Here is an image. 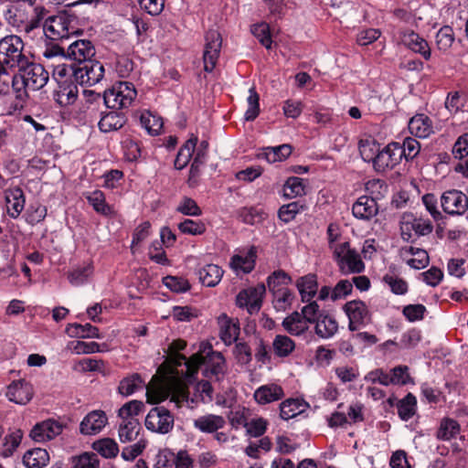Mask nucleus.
<instances>
[{
	"label": "nucleus",
	"mask_w": 468,
	"mask_h": 468,
	"mask_svg": "<svg viewBox=\"0 0 468 468\" xmlns=\"http://www.w3.org/2000/svg\"><path fill=\"white\" fill-rule=\"evenodd\" d=\"M353 215L360 219H369L378 213V205L373 197H360L352 207Z\"/></svg>",
	"instance_id": "obj_29"
},
{
	"label": "nucleus",
	"mask_w": 468,
	"mask_h": 468,
	"mask_svg": "<svg viewBox=\"0 0 468 468\" xmlns=\"http://www.w3.org/2000/svg\"><path fill=\"white\" fill-rule=\"evenodd\" d=\"M454 41L453 30L451 27H442L436 34V45L440 50H448Z\"/></svg>",
	"instance_id": "obj_57"
},
{
	"label": "nucleus",
	"mask_w": 468,
	"mask_h": 468,
	"mask_svg": "<svg viewBox=\"0 0 468 468\" xmlns=\"http://www.w3.org/2000/svg\"><path fill=\"white\" fill-rule=\"evenodd\" d=\"M136 95L137 92L133 83L120 81L104 91L103 101L106 107L122 110L130 107Z\"/></svg>",
	"instance_id": "obj_5"
},
{
	"label": "nucleus",
	"mask_w": 468,
	"mask_h": 468,
	"mask_svg": "<svg viewBox=\"0 0 468 468\" xmlns=\"http://www.w3.org/2000/svg\"><path fill=\"white\" fill-rule=\"evenodd\" d=\"M7 19L10 25L26 33V26L29 20V16L26 9L22 8L21 6L16 7L14 12L9 11V16Z\"/></svg>",
	"instance_id": "obj_59"
},
{
	"label": "nucleus",
	"mask_w": 468,
	"mask_h": 468,
	"mask_svg": "<svg viewBox=\"0 0 468 468\" xmlns=\"http://www.w3.org/2000/svg\"><path fill=\"white\" fill-rule=\"evenodd\" d=\"M67 58L79 62L80 65L91 61L95 55L93 44L87 39H80L71 43L67 50Z\"/></svg>",
	"instance_id": "obj_16"
},
{
	"label": "nucleus",
	"mask_w": 468,
	"mask_h": 468,
	"mask_svg": "<svg viewBox=\"0 0 468 468\" xmlns=\"http://www.w3.org/2000/svg\"><path fill=\"white\" fill-rule=\"evenodd\" d=\"M410 133L419 138H427L433 133L431 120L425 114H416L409 122Z\"/></svg>",
	"instance_id": "obj_28"
},
{
	"label": "nucleus",
	"mask_w": 468,
	"mask_h": 468,
	"mask_svg": "<svg viewBox=\"0 0 468 468\" xmlns=\"http://www.w3.org/2000/svg\"><path fill=\"white\" fill-rule=\"evenodd\" d=\"M223 270L216 264H207L198 271L199 280L207 287L216 286L222 279Z\"/></svg>",
	"instance_id": "obj_33"
},
{
	"label": "nucleus",
	"mask_w": 468,
	"mask_h": 468,
	"mask_svg": "<svg viewBox=\"0 0 468 468\" xmlns=\"http://www.w3.org/2000/svg\"><path fill=\"white\" fill-rule=\"evenodd\" d=\"M283 328L292 335H300L305 333L309 324L299 312H293L282 321Z\"/></svg>",
	"instance_id": "obj_34"
},
{
	"label": "nucleus",
	"mask_w": 468,
	"mask_h": 468,
	"mask_svg": "<svg viewBox=\"0 0 468 468\" xmlns=\"http://www.w3.org/2000/svg\"><path fill=\"white\" fill-rule=\"evenodd\" d=\"M178 229L187 235H202L206 231V225L200 220L185 219L178 224Z\"/></svg>",
	"instance_id": "obj_62"
},
{
	"label": "nucleus",
	"mask_w": 468,
	"mask_h": 468,
	"mask_svg": "<svg viewBox=\"0 0 468 468\" xmlns=\"http://www.w3.org/2000/svg\"><path fill=\"white\" fill-rule=\"evenodd\" d=\"M63 431V425L54 420H47L37 423L30 431V437L37 442L53 440Z\"/></svg>",
	"instance_id": "obj_15"
},
{
	"label": "nucleus",
	"mask_w": 468,
	"mask_h": 468,
	"mask_svg": "<svg viewBox=\"0 0 468 468\" xmlns=\"http://www.w3.org/2000/svg\"><path fill=\"white\" fill-rule=\"evenodd\" d=\"M8 399L14 403L26 405L34 396V388L30 382L25 379H18L11 382L5 392Z\"/></svg>",
	"instance_id": "obj_13"
},
{
	"label": "nucleus",
	"mask_w": 468,
	"mask_h": 468,
	"mask_svg": "<svg viewBox=\"0 0 468 468\" xmlns=\"http://www.w3.org/2000/svg\"><path fill=\"white\" fill-rule=\"evenodd\" d=\"M292 282L291 276L282 270L273 271L267 279V285L270 292L276 289H285Z\"/></svg>",
	"instance_id": "obj_53"
},
{
	"label": "nucleus",
	"mask_w": 468,
	"mask_h": 468,
	"mask_svg": "<svg viewBox=\"0 0 468 468\" xmlns=\"http://www.w3.org/2000/svg\"><path fill=\"white\" fill-rule=\"evenodd\" d=\"M260 97L252 87L249 90V96L247 98L248 109L245 112L244 118L246 121L255 120L260 113Z\"/></svg>",
	"instance_id": "obj_56"
},
{
	"label": "nucleus",
	"mask_w": 468,
	"mask_h": 468,
	"mask_svg": "<svg viewBox=\"0 0 468 468\" xmlns=\"http://www.w3.org/2000/svg\"><path fill=\"white\" fill-rule=\"evenodd\" d=\"M271 293L273 307L279 312L290 309L295 300V294L289 288L276 289Z\"/></svg>",
	"instance_id": "obj_39"
},
{
	"label": "nucleus",
	"mask_w": 468,
	"mask_h": 468,
	"mask_svg": "<svg viewBox=\"0 0 468 468\" xmlns=\"http://www.w3.org/2000/svg\"><path fill=\"white\" fill-rule=\"evenodd\" d=\"M219 325V335L221 340L229 346L236 342L239 335V324L238 321L229 318L227 314H222L218 318Z\"/></svg>",
	"instance_id": "obj_26"
},
{
	"label": "nucleus",
	"mask_w": 468,
	"mask_h": 468,
	"mask_svg": "<svg viewBox=\"0 0 468 468\" xmlns=\"http://www.w3.org/2000/svg\"><path fill=\"white\" fill-rule=\"evenodd\" d=\"M284 395L282 386L269 383L259 387L254 391L253 398L259 405H266L282 399Z\"/></svg>",
	"instance_id": "obj_23"
},
{
	"label": "nucleus",
	"mask_w": 468,
	"mask_h": 468,
	"mask_svg": "<svg viewBox=\"0 0 468 468\" xmlns=\"http://www.w3.org/2000/svg\"><path fill=\"white\" fill-rule=\"evenodd\" d=\"M6 211L12 218H17L24 210L26 197L20 187H10L5 191Z\"/></svg>",
	"instance_id": "obj_21"
},
{
	"label": "nucleus",
	"mask_w": 468,
	"mask_h": 468,
	"mask_svg": "<svg viewBox=\"0 0 468 468\" xmlns=\"http://www.w3.org/2000/svg\"><path fill=\"white\" fill-rule=\"evenodd\" d=\"M295 286L301 296L303 303H308L314 299L318 292L317 276L314 273H308L298 278Z\"/></svg>",
	"instance_id": "obj_25"
},
{
	"label": "nucleus",
	"mask_w": 468,
	"mask_h": 468,
	"mask_svg": "<svg viewBox=\"0 0 468 468\" xmlns=\"http://www.w3.org/2000/svg\"><path fill=\"white\" fill-rule=\"evenodd\" d=\"M66 332L69 335L80 338H101L99 329L90 324H70L67 326Z\"/></svg>",
	"instance_id": "obj_42"
},
{
	"label": "nucleus",
	"mask_w": 468,
	"mask_h": 468,
	"mask_svg": "<svg viewBox=\"0 0 468 468\" xmlns=\"http://www.w3.org/2000/svg\"><path fill=\"white\" fill-rule=\"evenodd\" d=\"M48 461V452L41 448L29 450L23 457V463L27 468H43Z\"/></svg>",
	"instance_id": "obj_38"
},
{
	"label": "nucleus",
	"mask_w": 468,
	"mask_h": 468,
	"mask_svg": "<svg viewBox=\"0 0 468 468\" xmlns=\"http://www.w3.org/2000/svg\"><path fill=\"white\" fill-rule=\"evenodd\" d=\"M24 42L16 35L0 39V91L7 92L11 81L10 70L17 69L28 58L24 54Z\"/></svg>",
	"instance_id": "obj_3"
},
{
	"label": "nucleus",
	"mask_w": 468,
	"mask_h": 468,
	"mask_svg": "<svg viewBox=\"0 0 468 468\" xmlns=\"http://www.w3.org/2000/svg\"><path fill=\"white\" fill-rule=\"evenodd\" d=\"M256 253V249L251 247L247 251H242L232 256L230 261V267L237 274H239V272H250L255 266V261L257 257Z\"/></svg>",
	"instance_id": "obj_27"
},
{
	"label": "nucleus",
	"mask_w": 468,
	"mask_h": 468,
	"mask_svg": "<svg viewBox=\"0 0 468 468\" xmlns=\"http://www.w3.org/2000/svg\"><path fill=\"white\" fill-rule=\"evenodd\" d=\"M399 255L406 263L416 270L425 268L430 261L428 252L425 250L413 246H405L399 250Z\"/></svg>",
	"instance_id": "obj_22"
},
{
	"label": "nucleus",
	"mask_w": 468,
	"mask_h": 468,
	"mask_svg": "<svg viewBox=\"0 0 468 468\" xmlns=\"http://www.w3.org/2000/svg\"><path fill=\"white\" fill-rule=\"evenodd\" d=\"M73 19L67 14H58L46 19L43 31L47 37L58 40L68 38L69 35L76 32L72 25Z\"/></svg>",
	"instance_id": "obj_7"
},
{
	"label": "nucleus",
	"mask_w": 468,
	"mask_h": 468,
	"mask_svg": "<svg viewBox=\"0 0 468 468\" xmlns=\"http://www.w3.org/2000/svg\"><path fill=\"white\" fill-rule=\"evenodd\" d=\"M183 340L174 341L170 346L172 353L169 358L162 364L151 381L145 386L147 400L150 403H158L170 397L172 402L180 405L182 401H188L186 392L185 372L179 371L177 367L186 366V356L177 353L186 347Z\"/></svg>",
	"instance_id": "obj_1"
},
{
	"label": "nucleus",
	"mask_w": 468,
	"mask_h": 468,
	"mask_svg": "<svg viewBox=\"0 0 468 468\" xmlns=\"http://www.w3.org/2000/svg\"><path fill=\"white\" fill-rule=\"evenodd\" d=\"M307 404L299 399H288L280 405V416L283 420H290L303 412Z\"/></svg>",
	"instance_id": "obj_35"
},
{
	"label": "nucleus",
	"mask_w": 468,
	"mask_h": 468,
	"mask_svg": "<svg viewBox=\"0 0 468 468\" xmlns=\"http://www.w3.org/2000/svg\"><path fill=\"white\" fill-rule=\"evenodd\" d=\"M108 423V418L102 410L89 412L80 423V432L85 436L100 433Z\"/></svg>",
	"instance_id": "obj_17"
},
{
	"label": "nucleus",
	"mask_w": 468,
	"mask_h": 468,
	"mask_svg": "<svg viewBox=\"0 0 468 468\" xmlns=\"http://www.w3.org/2000/svg\"><path fill=\"white\" fill-rule=\"evenodd\" d=\"M74 468H99L100 461L95 453L85 452L73 459Z\"/></svg>",
	"instance_id": "obj_64"
},
{
	"label": "nucleus",
	"mask_w": 468,
	"mask_h": 468,
	"mask_svg": "<svg viewBox=\"0 0 468 468\" xmlns=\"http://www.w3.org/2000/svg\"><path fill=\"white\" fill-rule=\"evenodd\" d=\"M383 282L388 286L390 291L397 295H404L409 290L408 282L394 274H386Z\"/></svg>",
	"instance_id": "obj_55"
},
{
	"label": "nucleus",
	"mask_w": 468,
	"mask_h": 468,
	"mask_svg": "<svg viewBox=\"0 0 468 468\" xmlns=\"http://www.w3.org/2000/svg\"><path fill=\"white\" fill-rule=\"evenodd\" d=\"M85 97L86 101L80 107L77 118L85 122H93L101 114L99 111L101 95L90 90L85 93Z\"/></svg>",
	"instance_id": "obj_20"
},
{
	"label": "nucleus",
	"mask_w": 468,
	"mask_h": 468,
	"mask_svg": "<svg viewBox=\"0 0 468 468\" xmlns=\"http://www.w3.org/2000/svg\"><path fill=\"white\" fill-rule=\"evenodd\" d=\"M124 123V115L110 112L101 116L98 126L102 133H110L121 129Z\"/></svg>",
	"instance_id": "obj_37"
},
{
	"label": "nucleus",
	"mask_w": 468,
	"mask_h": 468,
	"mask_svg": "<svg viewBox=\"0 0 468 468\" xmlns=\"http://www.w3.org/2000/svg\"><path fill=\"white\" fill-rule=\"evenodd\" d=\"M222 46V37L218 30L209 29L205 35L203 52L204 69L211 72L218 60Z\"/></svg>",
	"instance_id": "obj_9"
},
{
	"label": "nucleus",
	"mask_w": 468,
	"mask_h": 468,
	"mask_svg": "<svg viewBox=\"0 0 468 468\" xmlns=\"http://www.w3.org/2000/svg\"><path fill=\"white\" fill-rule=\"evenodd\" d=\"M140 123L149 134L157 135L163 128V121L151 112L144 111L140 115Z\"/></svg>",
	"instance_id": "obj_46"
},
{
	"label": "nucleus",
	"mask_w": 468,
	"mask_h": 468,
	"mask_svg": "<svg viewBox=\"0 0 468 468\" xmlns=\"http://www.w3.org/2000/svg\"><path fill=\"white\" fill-rule=\"evenodd\" d=\"M86 198L97 213L109 218L116 216L114 208L106 202L105 196L101 190L88 193Z\"/></svg>",
	"instance_id": "obj_30"
},
{
	"label": "nucleus",
	"mask_w": 468,
	"mask_h": 468,
	"mask_svg": "<svg viewBox=\"0 0 468 468\" xmlns=\"http://www.w3.org/2000/svg\"><path fill=\"white\" fill-rule=\"evenodd\" d=\"M295 349V342L285 335H277L272 341V351L278 357H287Z\"/></svg>",
	"instance_id": "obj_40"
},
{
	"label": "nucleus",
	"mask_w": 468,
	"mask_h": 468,
	"mask_svg": "<svg viewBox=\"0 0 468 468\" xmlns=\"http://www.w3.org/2000/svg\"><path fill=\"white\" fill-rule=\"evenodd\" d=\"M32 7V15L29 16V20L26 26V33L29 34L33 30L38 28L42 20L44 19L47 10L43 5L35 4Z\"/></svg>",
	"instance_id": "obj_58"
},
{
	"label": "nucleus",
	"mask_w": 468,
	"mask_h": 468,
	"mask_svg": "<svg viewBox=\"0 0 468 468\" xmlns=\"http://www.w3.org/2000/svg\"><path fill=\"white\" fill-rule=\"evenodd\" d=\"M441 202L444 212L451 215H462L468 208L466 195L455 189L444 192Z\"/></svg>",
	"instance_id": "obj_12"
},
{
	"label": "nucleus",
	"mask_w": 468,
	"mask_h": 468,
	"mask_svg": "<svg viewBox=\"0 0 468 468\" xmlns=\"http://www.w3.org/2000/svg\"><path fill=\"white\" fill-rule=\"evenodd\" d=\"M144 403L140 400H131L119 410V417L122 420H137L135 417L143 411Z\"/></svg>",
	"instance_id": "obj_54"
},
{
	"label": "nucleus",
	"mask_w": 468,
	"mask_h": 468,
	"mask_svg": "<svg viewBox=\"0 0 468 468\" xmlns=\"http://www.w3.org/2000/svg\"><path fill=\"white\" fill-rule=\"evenodd\" d=\"M104 76V67L99 61H89L76 67L73 70L74 80L80 85L93 86Z\"/></svg>",
	"instance_id": "obj_11"
},
{
	"label": "nucleus",
	"mask_w": 468,
	"mask_h": 468,
	"mask_svg": "<svg viewBox=\"0 0 468 468\" xmlns=\"http://www.w3.org/2000/svg\"><path fill=\"white\" fill-rule=\"evenodd\" d=\"M78 93V87L72 81H65L58 85L55 100L61 106L71 105L76 101Z\"/></svg>",
	"instance_id": "obj_32"
},
{
	"label": "nucleus",
	"mask_w": 468,
	"mask_h": 468,
	"mask_svg": "<svg viewBox=\"0 0 468 468\" xmlns=\"http://www.w3.org/2000/svg\"><path fill=\"white\" fill-rule=\"evenodd\" d=\"M401 42L413 52L420 54L426 60L431 58V52L428 42L414 31L403 32Z\"/></svg>",
	"instance_id": "obj_24"
},
{
	"label": "nucleus",
	"mask_w": 468,
	"mask_h": 468,
	"mask_svg": "<svg viewBox=\"0 0 468 468\" xmlns=\"http://www.w3.org/2000/svg\"><path fill=\"white\" fill-rule=\"evenodd\" d=\"M92 449L104 458H113L119 452L118 444L111 438H103L94 441Z\"/></svg>",
	"instance_id": "obj_49"
},
{
	"label": "nucleus",
	"mask_w": 468,
	"mask_h": 468,
	"mask_svg": "<svg viewBox=\"0 0 468 468\" xmlns=\"http://www.w3.org/2000/svg\"><path fill=\"white\" fill-rule=\"evenodd\" d=\"M176 211L191 217H198L202 214L201 208L197 202L188 197H184L176 207Z\"/></svg>",
	"instance_id": "obj_61"
},
{
	"label": "nucleus",
	"mask_w": 468,
	"mask_h": 468,
	"mask_svg": "<svg viewBox=\"0 0 468 468\" xmlns=\"http://www.w3.org/2000/svg\"><path fill=\"white\" fill-rule=\"evenodd\" d=\"M333 258L335 261L339 271L344 275L361 273L365 270L360 254L350 247L349 242L343 241L341 246L335 248Z\"/></svg>",
	"instance_id": "obj_6"
},
{
	"label": "nucleus",
	"mask_w": 468,
	"mask_h": 468,
	"mask_svg": "<svg viewBox=\"0 0 468 468\" xmlns=\"http://www.w3.org/2000/svg\"><path fill=\"white\" fill-rule=\"evenodd\" d=\"M144 424L151 431L165 434L174 427V417L165 408L155 407L148 412Z\"/></svg>",
	"instance_id": "obj_10"
},
{
	"label": "nucleus",
	"mask_w": 468,
	"mask_h": 468,
	"mask_svg": "<svg viewBox=\"0 0 468 468\" xmlns=\"http://www.w3.org/2000/svg\"><path fill=\"white\" fill-rule=\"evenodd\" d=\"M359 153L364 161L374 163L380 150L379 144L372 137L361 139L358 144Z\"/></svg>",
	"instance_id": "obj_48"
},
{
	"label": "nucleus",
	"mask_w": 468,
	"mask_h": 468,
	"mask_svg": "<svg viewBox=\"0 0 468 468\" xmlns=\"http://www.w3.org/2000/svg\"><path fill=\"white\" fill-rule=\"evenodd\" d=\"M420 150V143L411 137H408L403 141L401 146H399V156H404L407 160L415 158Z\"/></svg>",
	"instance_id": "obj_60"
},
{
	"label": "nucleus",
	"mask_w": 468,
	"mask_h": 468,
	"mask_svg": "<svg viewBox=\"0 0 468 468\" xmlns=\"http://www.w3.org/2000/svg\"><path fill=\"white\" fill-rule=\"evenodd\" d=\"M199 367H203L204 375L209 379L220 380L227 372L224 356L208 344H201L198 352L186 362L185 381H192Z\"/></svg>",
	"instance_id": "obj_2"
},
{
	"label": "nucleus",
	"mask_w": 468,
	"mask_h": 468,
	"mask_svg": "<svg viewBox=\"0 0 468 468\" xmlns=\"http://www.w3.org/2000/svg\"><path fill=\"white\" fill-rule=\"evenodd\" d=\"M344 310L349 319L348 328L351 331L358 330L368 315L367 307L362 301L347 302L344 305Z\"/></svg>",
	"instance_id": "obj_19"
},
{
	"label": "nucleus",
	"mask_w": 468,
	"mask_h": 468,
	"mask_svg": "<svg viewBox=\"0 0 468 468\" xmlns=\"http://www.w3.org/2000/svg\"><path fill=\"white\" fill-rule=\"evenodd\" d=\"M164 285L175 292H185L190 289L188 281L182 277L166 276L163 279Z\"/></svg>",
	"instance_id": "obj_63"
},
{
	"label": "nucleus",
	"mask_w": 468,
	"mask_h": 468,
	"mask_svg": "<svg viewBox=\"0 0 468 468\" xmlns=\"http://www.w3.org/2000/svg\"><path fill=\"white\" fill-rule=\"evenodd\" d=\"M417 399L409 393L405 398L400 399L398 403V413L402 420H409L416 413Z\"/></svg>",
	"instance_id": "obj_51"
},
{
	"label": "nucleus",
	"mask_w": 468,
	"mask_h": 468,
	"mask_svg": "<svg viewBox=\"0 0 468 468\" xmlns=\"http://www.w3.org/2000/svg\"><path fill=\"white\" fill-rule=\"evenodd\" d=\"M141 430L137 420H122L119 427V438L122 442L135 441Z\"/></svg>",
	"instance_id": "obj_43"
},
{
	"label": "nucleus",
	"mask_w": 468,
	"mask_h": 468,
	"mask_svg": "<svg viewBox=\"0 0 468 468\" xmlns=\"http://www.w3.org/2000/svg\"><path fill=\"white\" fill-rule=\"evenodd\" d=\"M305 186L304 179L297 176H291L283 185V196L286 198L302 197L305 194Z\"/></svg>",
	"instance_id": "obj_45"
},
{
	"label": "nucleus",
	"mask_w": 468,
	"mask_h": 468,
	"mask_svg": "<svg viewBox=\"0 0 468 468\" xmlns=\"http://www.w3.org/2000/svg\"><path fill=\"white\" fill-rule=\"evenodd\" d=\"M197 138H190L188 139L185 144L179 149L177 155L175 160V167L178 170H181L185 168L193 154L197 145Z\"/></svg>",
	"instance_id": "obj_44"
},
{
	"label": "nucleus",
	"mask_w": 468,
	"mask_h": 468,
	"mask_svg": "<svg viewBox=\"0 0 468 468\" xmlns=\"http://www.w3.org/2000/svg\"><path fill=\"white\" fill-rule=\"evenodd\" d=\"M433 226L430 219L417 218L411 213H404L400 219L401 238L409 241L414 236L420 237L431 233Z\"/></svg>",
	"instance_id": "obj_8"
},
{
	"label": "nucleus",
	"mask_w": 468,
	"mask_h": 468,
	"mask_svg": "<svg viewBox=\"0 0 468 468\" xmlns=\"http://www.w3.org/2000/svg\"><path fill=\"white\" fill-rule=\"evenodd\" d=\"M144 381L139 374H133L122 378L120 381L118 391L121 395L128 397L133 395L135 391L143 389Z\"/></svg>",
	"instance_id": "obj_41"
},
{
	"label": "nucleus",
	"mask_w": 468,
	"mask_h": 468,
	"mask_svg": "<svg viewBox=\"0 0 468 468\" xmlns=\"http://www.w3.org/2000/svg\"><path fill=\"white\" fill-rule=\"evenodd\" d=\"M264 292L265 286L263 284L243 290L237 295V304L239 307H246L250 314L256 313L261 308Z\"/></svg>",
	"instance_id": "obj_14"
},
{
	"label": "nucleus",
	"mask_w": 468,
	"mask_h": 468,
	"mask_svg": "<svg viewBox=\"0 0 468 468\" xmlns=\"http://www.w3.org/2000/svg\"><path fill=\"white\" fill-rule=\"evenodd\" d=\"M399 144H388L382 150H379L373 163L374 168L378 172H385L392 169L400 160Z\"/></svg>",
	"instance_id": "obj_18"
},
{
	"label": "nucleus",
	"mask_w": 468,
	"mask_h": 468,
	"mask_svg": "<svg viewBox=\"0 0 468 468\" xmlns=\"http://www.w3.org/2000/svg\"><path fill=\"white\" fill-rule=\"evenodd\" d=\"M93 265L91 262H86L77 266L69 273V282L73 285H80L86 282L93 274Z\"/></svg>",
	"instance_id": "obj_47"
},
{
	"label": "nucleus",
	"mask_w": 468,
	"mask_h": 468,
	"mask_svg": "<svg viewBox=\"0 0 468 468\" xmlns=\"http://www.w3.org/2000/svg\"><path fill=\"white\" fill-rule=\"evenodd\" d=\"M459 431V423L455 420L445 418L441 421L436 437L441 441H450L454 438Z\"/></svg>",
	"instance_id": "obj_50"
},
{
	"label": "nucleus",
	"mask_w": 468,
	"mask_h": 468,
	"mask_svg": "<svg viewBox=\"0 0 468 468\" xmlns=\"http://www.w3.org/2000/svg\"><path fill=\"white\" fill-rule=\"evenodd\" d=\"M48 72L38 63L33 62L29 58L17 69V72L11 74L12 89L19 100H26L28 91L41 90L48 81Z\"/></svg>",
	"instance_id": "obj_4"
},
{
	"label": "nucleus",
	"mask_w": 468,
	"mask_h": 468,
	"mask_svg": "<svg viewBox=\"0 0 468 468\" xmlns=\"http://www.w3.org/2000/svg\"><path fill=\"white\" fill-rule=\"evenodd\" d=\"M225 425V420L218 415H205L194 420V426L202 432H215Z\"/></svg>",
	"instance_id": "obj_36"
},
{
	"label": "nucleus",
	"mask_w": 468,
	"mask_h": 468,
	"mask_svg": "<svg viewBox=\"0 0 468 468\" xmlns=\"http://www.w3.org/2000/svg\"><path fill=\"white\" fill-rule=\"evenodd\" d=\"M292 146L290 144H282L276 147H268L264 151V157L269 163L282 162L289 157L292 154Z\"/></svg>",
	"instance_id": "obj_52"
},
{
	"label": "nucleus",
	"mask_w": 468,
	"mask_h": 468,
	"mask_svg": "<svg viewBox=\"0 0 468 468\" xmlns=\"http://www.w3.org/2000/svg\"><path fill=\"white\" fill-rule=\"evenodd\" d=\"M314 324L315 334L323 339L333 337L338 331V323L329 314H320Z\"/></svg>",
	"instance_id": "obj_31"
}]
</instances>
